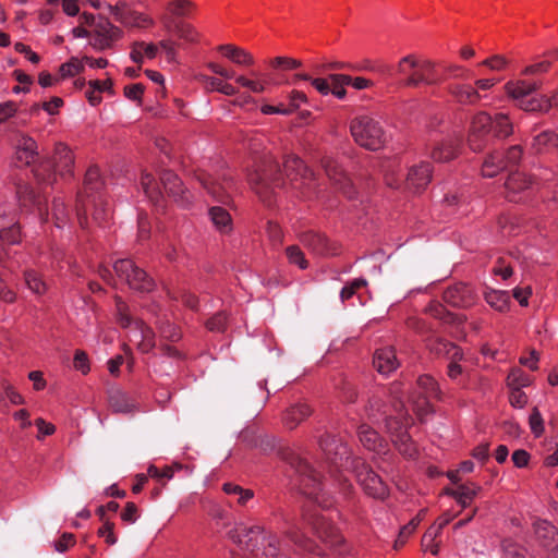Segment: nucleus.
<instances>
[{"label":"nucleus","instance_id":"f257e3e1","mask_svg":"<svg viewBox=\"0 0 558 558\" xmlns=\"http://www.w3.org/2000/svg\"><path fill=\"white\" fill-rule=\"evenodd\" d=\"M283 171L278 161L271 155H264L255 165V169L248 173V182L262 202L267 206L272 204V196L277 189L289 183L299 191L302 197H312L318 183L315 173L294 155H288L283 161Z\"/></svg>","mask_w":558,"mask_h":558},{"label":"nucleus","instance_id":"f03ea898","mask_svg":"<svg viewBox=\"0 0 558 558\" xmlns=\"http://www.w3.org/2000/svg\"><path fill=\"white\" fill-rule=\"evenodd\" d=\"M403 396V384L395 381L389 387L390 404L379 397H373L368 400L366 412L374 422L383 421L385 423L392 442L401 454L413 458L416 448L408 433L411 417L405 409Z\"/></svg>","mask_w":558,"mask_h":558},{"label":"nucleus","instance_id":"7ed1b4c3","mask_svg":"<svg viewBox=\"0 0 558 558\" xmlns=\"http://www.w3.org/2000/svg\"><path fill=\"white\" fill-rule=\"evenodd\" d=\"M229 537L236 545L233 558H284L277 535L260 525L238 524Z\"/></svg>","mask_w":558,"mask_h":558},{"label":"nucleus","instance_id":"20e7f679","mask_svg":"<svg viewBox=\"0 0 558 558\" xmlns=\"http://www.w3.org/2000/svg\"><path fill=\"white\" fill-rule=\"evenodd\" d=\"M512 132L513 126L507 114L497 113L493 118L486 112H478L471 121L468 143L473 151H482L493 138L502 140Z\"/></svg>","mask_w":558,"mask_h":558},{"label":"nucleus","instance_id":"39448f33","mask_svg":"<svg viewBox=\"0 0 558 558\" xmlns=\"http://www.w3.org/2000/svg\"><path fill=\"white\" fill-rule=\"evenodd\" d=\"M287 460L298 476L301 492L322 508H329L332 501L329 500L328 495L323 492L320 473L314 469L307 459L298 453H289Z\"/></svg>","mask_w":558,"mask_h":558},{"label":"nucleus","instance_id":"423d86ee","mask_svg":"<svg viewBox=\"0 0 558 558\" xmlns=\"http://www.w3.org/2000/svg\"><path fill=\"white\" fill-rule=\"evenodd\" d=\"M396 73L400 76V84L405 87H416L420 84L434 85L440 81L436 76V64L432 60L414 54L401 58Z\"/></svg>","mask_w":558,"mask_h":558},{"label":"nucleus","instance_id":"0eeeda50","mask_svg":"<svg viewBox=\"0 0 558 558\" xmlns=\"http://www.w3.org/2000/svg\"><path fill=\"white\" fill-rule=\"evenodd\" d=\"M73 165L74 157L71 149L66 145L59 143L54 148L53 161H41L33 169V173L38 184L49 185L54 182L57 173L61 177L72 175Z\"/></svg>","mask_w":558,"mask_h":558},{"label":"nucleus","instance_id":"6e6552de","mask_svg":"<svg viewBox=\"0 0 558 558\" xmlns=\"http://www.w3.org/2000/svg\"><path fill=\"white\" fill-rule=\"evenodd\" d=\"M351 135L362 147L377 150L386 143V133L378 121L368 116L356 117L350 124Z\"/></svg>","mask_w":558,"mask_h":558},{"label":"nucleus","instance_id":"1a4fd4ad","mask_svg":"<svg viewBox=\"0 0 558 558\" xmlns=\"http://www.w3.org/2000/svg\"><path fill=\"white\" fill-rule=\"evenodd\" d=\"M542 85L538 80L535 81H517L508 82L505 85L507 94L518 101V106L530 112L542 111L547 112L550 108V101L547 98H530L527 96L536 92Z\"/></svg>","mask_w":558,"mask_h":558},{"label":"nucleus","instance_id":"9d476101","mask_svg":"<svg viewBox=\"0 0 558 558\" xmlns=\"http://www.w3.org/2000/svg\"><path fill=\"white\" fill-rule=\"evenodd\" d=\"M118 322L122 328H131L133 337L140 339L137 347L143 353H148L155 347L153 329L141 319H134L129 314L128 304L119 296L116 298Z\"/></svg>","mask_w":558,"mask_h":558},{"label":"nucleus","instance_id":"9b49d317","mask_svg":"<svg viewBox=\"0 0 558 558\" xmlns=\"http://www.w3.org/2000/svg\"><path fill=\"white\" fill-rule=\"evenodd\" d=\"M113 269L117 276L134 291L147 293L155 288L154 279L130 258L118 259L113 264Z\"/></svg>","mask_w":558,"mask_h":558},{"label":"nucleus","instance_id":"f8f14e48","mask_svg":"<svg viewBox=\"0 0 558 558\" xmlns=\"http://www.w3.org/2000/svg\"><path fill=\"white\" fill-rule=\"evenodd\" d=\"M522 156L523 149L520 145L510 146L505 153L495 150L484 159L482 174L485 178H494L504 170L517 167Z\"/></svg>","mask_w":558,"mask_h":558},{"label":"nucleus","instance_id":"ddd939ff","mask_svg":"<svg viewBox=\"0 0 558 558\" xmlns=\"http://www.w3.org/2000/svg\"><path fill=\"white\" fill-rule=\"evenodd\" d=\"M417 388L420 392H413L410 397V402L413 411L423 420L428 413L432 412V404L429 398L439 395L437 381L429 375H422L417 379Z\"/></svg>","mask_w":558,"mask_h":558},{"label":"nucleus","instance_id":"4468645a","mask_svg":"<svg viewBox=\"0 0 558 558\" xmlns=\"http://www.w3.org/2000/svg\"><path fill=\"white\" fill-rule=\"evenodd\" d=\"M352 465L357 482L367 495L378 499L387 496L386 484L364 461L355 459Z\"/></svg>","mask_w":558,"mask_h":558},{"label":"nucleus","instance_id":"2eb2a0df","mask_svg":"<svg viewBox=\"0 0 558 558\" xmlns=\"http://www.w3.org/2000/svg\"><path fill=\"white\" fill-rule=\"evenodd\" d=\"M89 206L94 207L93 219L98 225L106 222L110 218L111 209L102 195H97L95 197L85 199L82 194H78L76 203V215L82 228H84L87 223V211Z\"/></svg>","mask_w":558,"mask_h":558},{"label":"nucleus","instance_id":"dca6fc26","mask_svg":"<svg viewBox=\"0 0 558 558\" xmlns=\"http://www.w3.org/2000/svg\"><path fill=\"white\" fill-rule=\"evenodd\" d=\"M319 447L326 460L333 466L341 468L349 460V448L341 437L326 432L319 439Z\"/></svg>","mask_w":558,"mask_h":558},{"label":"nucleus","instance_id":"f3484780","mask_svg":"<svg viewBox=\"0 0 558 558\" xmlns=\"http://www.w3.org/2000/svg\"><path fill=\"white\" fill-rule=\"evenodd\" d=\"M197 179L201 185L215 201L222 204L229 203L231 192L235 187L233 178L230 174L223 173L219 178L215 179L209 174L202 173Z\"/></svg>","mask_w":558,"mask_h":558},{"label":"nucleus","instance_id":"a211bd4d","mask_svg":"<svg viewBox=\"0 0 558 558\" xmlns=\"http://www.w3.org/2000/svg\"><path fill=\"white\" fill-rule=\"evenodd\" d=\"M322 166L325 170L326 175L339 186V189L347 195L349 198H353L355 191L351 179L344 173L341 169L340 165L337 160L331 157H324L322 160Z\"/></svg>","mask_w":558,"mask_h":558},{"label":"nucleus","instance_id":"6ab92c4d","mask_svg":"<svg viewBox=\"0 0 558 558\" xmlns=\"http://www.w3.org/2000/svg\"><path fill=\"white\" fill-rule=\"evenodd\" d=\"M16 195L20 205L24 208H36L41 219H47L48 211L46 208V196L37 193L27 183H19L16 185Z\"/></svg>","mask_w":558,"mask_h":558},{"label":"nucleus","instance_id":"aec40b11","mask_svg":"<svg viewBox=\"0 0 558 558\" xmlns=\"http://www.w3.org/2000/svg\"><path fill=\"white\" fill-rule=\"evenodd\" d=\"M109 10L114 19L125 26L144 28L153 23L148 16L131 10L125 2H118L116 5L109 4Z\"/></svg>","mask_w":558,"mask_h":558},{"label":"nucleus","instance_id":"412c9836","mask_svg":"<svg viewBox=\"0 0 558 558\" xmlns=\"http://www.w3.org/2000/svg\"><path fill=\"white\" fill-rule=\"evenodd\" d=\"M444 301L454 307H469L474 304L476 294L472 287L465 283H456L444 291Z\"/></svg>","mask_w":558,"mask_h":558},{"label":"nucleus","instance_id":"4be33fe9","mask_svg":"<svg viewBox=\"0 0 558 558\" xmlns=\"http://www.w3.org/2000/svg\"><path fill=\"white\" fill-rule=\"evenodd\" d=\"M15 160L19 166H38L37 143L25 134H19L15 140Z\"/></svg>","mask_w":558,"mask_h":558},{"label":"nucleus","instance_id":"5701e85b","mask_svg":"<svg viewBox=\"0 0 558 558\" xmlns=\"http://www.w3.org/2000/svg\"><path fill=\"white\" fill-rule=\"evenodd\" d=\"M432 173V165L427 161L411 167L405 179V187L413 193H420L430 182Z\"/></svg>","mask_w":558,"mask_h":558},{"label":"nucleus","instance_id":"b1692460","mask_svg":"<svg viewBox=\"0 0 558 558\" xmlns=\"http://www.w3.org/2000/svg\"><path fill=\"white\" fill-rule=\"evenodd\" d=\"M303 519L312 526L315 534L325 543L333 546L340 542L336 527L323 514L314 513L311 517L304 514Z\"/></svg>","mask_w":558,"mask_h":558},{"label":"nucleus","instance_id":"393cba45","mask_svg":"<svg viewBox=\"0 0 558 558\" xmlns=\"http://www.w3.org/2000/svg\"><path fill=\"white\" fill-rule=\"evenodd\" d=\"M160 182L165 192L177 203L185 206L189 203L187 193L183 187L180 178L171 170L163 169L160 171Z\"/></svg>","mask_w":558,"mask_h":558},{"label":"nucleus","instance_id":"a878e982","mask_svg":"<svg viewBox=\"0 0 558 558\" xmlns=\"http://www.w3.org/2000/svg\"><path fill=\"white\" fill-rule=\"evenodd\" d=\"M534 532L541 544L558 555V532L546 520L537 519L533 523Z\"/></svg>","mask_w":558,"mask_h":558},{"label":"nucleus","instance_id":"bb28decb","mask_svg":"<svg viewBox=\"0 0 558 558\" xmlns=\"http://www.w3.org/2000/svg\"><path fill=\"white\" fill-rule=\"evenodd\" d=\"M313 410L305 402H296L286 410L283 413V424L289 429H294L299 424L305 421Z\"/></svg>","mask_w":558,"mask_h":558},{"label":"nucleus","instance_id":"cd10ccee","mask_svg":"<svg viewBox=\"0 0 558 558\" xmlns=\"http://www.w3.org/2000/svg\"><path fill=\"white\" fill-rule=\"evenodd\" d=\"M109 407L116 413H130L135 410L134 399L125 391L112 388L108 392Z\"/></svg>","mask_w":558,"mask_h":558},{"label":"nucleus","instance_id":"c85d7f7f","mask_svg":"<svg viewBox=\"0 0 558 558\" xmlns=\"http://www.w3.org/2000/svg\"><path fill=\"white\" fill-rule=\"evenodd\" d=\"M531 184L532 180L525 173L520 171L510 172L505 182L507 198L511 202H517V194L529 189Z\"/></svg>","mask_w":558,"mask_h":558},{"label":"nucleus","instance_id":"c756f323","mask_svg":"<svg viewBox=\"0 0 558 558\" xmlns=\"http://www.w3.org/2000/svg\"><path fill=\"white\" fill-rule=\"evenodd\" d=\"M373 365L380 374H389L395 371L399 363L392 348H383L376 350L373 357Z\"/></svg>","mask_w":558,"mask_h":558},{"label":"nucleus","instance_id":"7c9ffc66","mask_svg":"<svg viewBox=\"0 0 558 558\" xmlns=\"http://www.w3.org/2000/svg\"><path fill=\"white\" fill-rule=\"evenodd\" d=\"M460 142L456 138H446L435 143L430 156L436 161H449L458 154Z\"/></svg>","mask_w":558,"mask_h":558},{"label":"nucleus","instance_id":"2f4dec72","mask_svg":"<svg viewBox=\"0 0 558 558\" xmlns=\"http://www.w3.org/2000/svg\"><path fill=\"white\" fill-rule=\"evenodd\" d=\"M301 242L315 254L325 255L332 253L328 239L322 233L315 231L305 232L301 235Z\"/></svg>","mask_w":558,"mask_h":558},{"label":"nucleus","instance_id":"473e14b6","mask_svg":"<svg viewBox=\"0 0 558 558\" xmlns=\"http://www.w3.org/2000/svg\"><path fill=\"white\" fill-rule=\"evenodd\" d=\"M480 490V486L461 484L453 489H448L447 494L454 498L462 508H468Z\"/></svg>","mask_w":558,"mask_h":558},{"label":"nucleus","instance_id":"72a5a7b5","mask_svg":"<svg viewBox=\"0 0 558 558\" xmlns=\"http://www.w3.org/2000/svg\"><path fill=\"white\" fill-rule=\"evenodd\" d=\"M101 187L102 181L100 179L99 169L97 167H90L85 174L84 191L80 194H82L85 199H88L97 195H101Z\"/></svg>","mask_w":558,"mask_h":558},{"label":"nucleus","instance_id":"f704fd0d","mask_svg":"<svg viewBox=\"0 0 558 558\" xmlns=\"http://www.w3.org/2000/svg\"><path fill=\"white\" fill-rule=\"evenodd\" d=\"M218 50L228 59H230L232 62H234L238 65H244L250 66L254 63L253 56L236 46L233 45H221L218 47Z\"/></svg>","mask_w":558,"mask_h":558},{"label":"nucleus","instance_id":"c9c22d12","mask_svg":"<svg viewBox=\"0 0 558 558\" xmlns=\"http://www.w3.org/2000/svg\"><path fill=\"white\" fill-rule=\"evenodd\" d=\"M20 227L13 222V217H8L4 213L0 214V240L9 244H15L20 241Z\"/></svg>","mask_w":558,"mask_h":558},{"label":"nucleus","instance_id":"e433bc0d","mask_svg":"<svg viewBox=\"0 0 558 558\" xmlns=\"http://www.w3.org/2000/svg\"><path fill=\"white\" fill-rule=\"evenodd\" d=\"M283 521L286 524L284 533L288 538H290L295 545L303 548L304 550L315 553L317 555L322 554L320 551H316L314 543L311 539L304 537L303 535H300L296 531H294V529H296L298 526L292 518L287 515L283 518Z\"/></svg>","mask_w":558,"mask_h":558},{"label":"nucleus","instance_id":"4c0bfd02","mask_svg":"<svg viewBox=\"0 0 558 558\" xmlns=\"http://www.w3.org/2000/svg\"><path fill=\"white\" fill-rule=\"evenodd\" d=\"M449 90L456 100L462 105H475L481 99V95L477 89L471 85L457 84L450 86Z\"/></svg>","mask_w":558,"mask_h":558},{"label":"nucleus","instance_id":"58836bf2","mask_svg":"<svg viewBox=\"0 0 558 558\" xmlns=\"http://www.w3.org/2000/svg\"><path fill=\"white\" fill-rule=\"evenodd\" d=\"M533 148L536 153H558V134L551 131L539 133L534 137Z\"/></svg>","mask_w":558,"mask_h":558},{"label":"nucleus","instance_id":"ea45409f","mask_svg":"<svg viewBox=\"0 0 558 558\" xmlns=\"http://www.w3.org/2000/svg\"><path fill=\"white\" fill-rule=\"evenodd\" d=\"M361 444L368 450L380 452L384 449L383 439L376 430L367 425H361L357 430Z\"/></svg>","mask_w":558,"mask_h":558},{"label":"nucleus","instance_id":"a19ab883","mask_svg":"<svg viewBox=\"0 0 558 558\" xmlns=\"http://www.w3.org/2000/svg\"><path fill=\"white\" fill-rule=\"evenodd\" d=\"M430 351L447 359H463V353L459 347L445 339L437 338L429 343Z\"/></svg>","mask_w":558,"mask_h":558},{"label":"nucleus","instance_id":"79ce46f5","mask_svg":"<svg viewBox=\"0 0 558 558\" xmlns=\"http://www.w3.org/2000/svg\"><path fill=\"white\" fill-rule=\"evenodd\" d=\"M165 26L169 31H173L179 38L187 41V43H195L198 38V34L195 31V28L183 22V21H173L170 19L165 20Z\"/></svg>","mask_w":558,"mask_h":558},{"label":"nucleus","instance_id":"37998d69","mask_svg":"<svg viewBox=\"0 0 558 558\" xmlns=\"http://www.w3.org/2000/svg\"><path fill=\"white\" fill-rule=\"evenodd\" d=\"M141 185L145 195L155 204H157L162 196L161 182L157 181L155 177L144 171L141 177Z\"/></svg>","mask_w":558,"mask_h":558},{"label":"nucleus","instance_id":"c03bdc74","mask_svg":"<svg viewBox=\"0 0 558 558\" xmlns=\"http://www.w3.org/2000/svg\"><path fill=\"white\" fill-rule=\"evenodd\" d=\"M209 217L221 233H228L232 230L231 216L226 208L220 206L211 207L209 209Z\"/></svg>","mask_w":558,"mask_h":558},{"label":"nucleus","instance_id":"a18cd8bd","mask_svg":"<svg viewBox=\"0 0 558 558\" xmlns=\"http://www.w3.org/2000/svg\"><path fill=\"white\" fill-rule=\"evenodd\" d=\"M484 299L493 308L499 312L506 311L510 303L509 293L502 290H486Z\"/></svg>","mask_w":558,"mask_h":558},{"label":"nucleus","instance_id":"49530a36","mask_svg":"<svg viewBox=\"0 0 558 558\" xmlns=\"http://www.w3.org/2000/svg\"><path fill=\"white\" fill-rule=\"evenodd\" d=\"M453 519V515L449 513H445L441 517L437 519V521L425 532V534L422 537V547L427 549L429 543L435 541V538L440 534L441 530L448 525L451 520Z\"/></svg>","mask_w":558,"mask_h":558},{"label":"nucleus","instance_id":"de8ad7c7","mask_svg":"<svg viewBox=\"0 0 558 558\" xmlns=\"http://www.w3.org/2000/svg\"><path fill=\"white\" fill-rule=\"evenodd\" d=\"M24 280L26 287L35 294L43 295L47 291V284L35 270H25Z\"/></svg>","mask_w":558,"mask_h":558},{"label":"nucleus","instance_id":"09e8293b","mask_svg":"<svg viewBox=\"0 0 558 558\" xmlns=\"http://www.w3.org/2000/svg\"><path fill=\"white\" fill-rule=\"evenodd\" d=\"M329 80L331 82L330 94H332L338 99H344L347 96L344 86L350 84L352 77L347 74H329Z\"/></svg>","mask_w":558,"mask_h":558},{"label":"nucleus","instance_id":"8fccbe9b","mask_svg":"<svg viewBox=\"0 0 558 558\" xmlns=\"http://www.w3.org/2000/svg\"><path fill=\"white\" fill-rule=\"evenodd\" d=\"M223 492L228 495L238 496V504L241 506L246 505V502L253 498L254 493L251 489H244L239 485L232 483H226L222 487Z\"/></svg>","mask_w":558,"mask_h":558},{"label":"nucleus","instance_id":"3c124183","mask_svg":"<svg viewBox=\"0 0 558 558\" xmlns=\"http://www.w3.org/2000/svg\"><path fill=\"white\" fill-rule=\"evenodd\" d=\"M205 84L208 89L217 90L227 96H233L238 93V89L233 85L225 83L217 77H206Z\"/></svg>","mask_w":558,"mask_h":558},{"label":"nucleus","instance_id":"603ef678","mask_svg":"<svg viewBox=\"0 0 558 558\" xmlns=\"http://www.w3.org/2000/svg\"><path fill=\"white\" fill-rule=\"evenodd\" d=\"M119 29L114 27L108 20L100 19L94 26V35L116 39Z\"/></svg>","mask_w":558,"mask_h":558},{"label":"nucleus","instance_id":"864d4df0","mask_svg":"<svg viewBox=\"0 0 558 558\" xmlns=\"http://www.w3.org/2000/svg\"><path fill=\"white\" fill-rule=\"evenodd\" d=\"M510 388H522L531 384V378L520 368H514L510 372L507 378Z\"/></svg>","mask_w":558,"mask_h":558},{"label":"nucleus","instance_id":"5fc2aeb1","mask_svg":"<svg viewBox=\"0 0 558 558\" xmlns=\"http://www.w3.org/2000/svg\"><path fill=\"white\" fill-rule=\"evenodd\" d=\"M52 216L58 228H61L68 220L69 213L60 197H56L52 202Z\"/></svg>","mask_w":558,"mask_h":558},{"label":"nucleus","instance_id":"6e6d98bb","mask_svg":"<svg viewBox=\"0 0 558 558\" xmlns=\"http://www.w3.org/2000/svg\"><path fill=\"white\" fill-rule=\"evenodd\" d=\"M286 255L290 264L298 265L301 269H305L308 266L305 259L304 253L298 245H290L286 248Z\"/></svg>","mask_w":558,"mask_h":558},{"label":"nucleus","instance_id":"4d7b16f0","mask_svg":"<svg viewBox=\"0 0 558 558\" xmlns=\"http://www.w3.org/2000/svg\"><path fill=\"white\" fill-rule=\"evenodd\" d=\"M420 517L412 519L407 525H404L398 535V538L395 542V548L398 549L403 546L408 539V537L415 531L417 525L420 524Z\"/></svg>","mask_w":558,"mask_h":558},{"label":"nucleus","instance_id":"13d9d810","mask_svg":"<svg viewBox=\"0 0 558 558\" xmlns=\"http://www.w3.org/2000/svg\"><path fill=\"white\" fill-rule=\"evenodd\" d=\"M84 66L77 58H71L70 61L60 66V72L63 77L74 76L83 71Z\"/></svg>","mask_w":558,"mask_h":558},{"label":"nucleus","instance_id":"bf43d9fd","mask_svg":"<svg viewBox=\"0 0 558 558\" xmlns=\"http://www.w3.org/2000/svg\"><path fill=\"white\" fill-rule=\"evenodd\" d=\"M161 337L171 342H175L180 340L181 332L178 327L170 322L162 323L159 327Z\"/></svg>","mask_w":558,"mask_h":558},{"label":"nucleus","instance_id":"052dcab7","mask_svg":"<svg viewBox=\"0 0 558 558\" xmlns=\"http://www.w3.org/2000/svg\"><path fill=\"white\" fill-rule=\"evenodd\" d=\"M206 327L210 331L223 332L227 327V316L225 313H217L206 323Z\"/></svg>","mask_w":558,"mask_h":558},{"label":"nucleus","instance_id":"680f3d73","mask_svg":"<svg viewBox=\"0 0 558 558\" xmlns=\"http://www.w3.org/2000/svg\"><path fill=\"white\" fill-rule=\"evenodd\" d=\"M275 69L293 70L301 66V61L288 57H276L270 61Z\"/></svg>","mask_w":558,"mask_h":558},{"label":"nucleus","instance_id":"e2e57ef3","mask_svg":"<svg viewBox=\"0 0 558 558\" xmlns=\"http://www.w3.org/2000/svg\"><path fill=\"white\" fill-rule=\"evenodd\" d=\"M530 427L536 437H539L544 432V421L537 408H534L530 415Z\"/></svg>","mask_w":558,"mask_h":558},{"label":"nucleus","instance_id":"0e129e2a","mask_svg":"<svg viewBox=\"0 0 558 558\" xmlns=\"http://www.w3.org/2000/svg\"><path fill=\"white\" fill-rule=\"evenodd\" d=\"M462 359H450V362L447 366V376L454 381L460 383L461 378L464 374L463 367L459 364V361Z\"/></svg>","mask_w":558,"mask_h":558},{"label":"nucleus","instance_id":"69168bd1","mask_svg":"<svg viewBox=\"0 0 558 558\" xmlns=\"http://www.w3.org/2000/svg\"><path fill=\"white\" fill-rule=\"evenodd\" d=\"M192 7V2L187 0H173L169 2L168 10L171 14L177 16L186 15V9Z\"/></svg>","mask_w":558,"mask_h":558},{"label":"nucleus","instance_id":"338daca9","mask_svg":"<svg viewBox=\"0 0 558 558\" xmlns=\"http://www.w3.org/2000/svg\"><path fill=\"white\" fill-rule=\"evenodd\" d=\"M104 521V524L98 530V534L100 536H104L106 538V543L108 545H113L117 543V537L114 536L113 534V527H114V523L110 522V521H107V520H102Z\"/></svg>","mask_w":558,"mask_h":558},{"label":"nucleus","instance_id":"774afa93","mask_svg":"<svg viewBox=\"0 0 558 558\" xmlns=\"http://www.w3.org/2000/svg\"><path fill=\"white\" fill-rule=\"evenodd\" d=\"M74 367L76 371L87 374L89 372V363L87 354L84 351L77 350L74 354Z\"/></svg>","mask_w":558,"mask_h":558}]
</instances>
